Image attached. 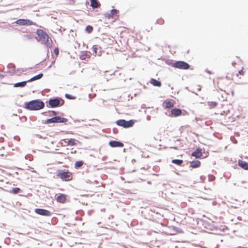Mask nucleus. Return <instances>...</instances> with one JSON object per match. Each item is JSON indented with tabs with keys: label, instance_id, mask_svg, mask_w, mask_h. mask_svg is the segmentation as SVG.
Returning a JSON list of instances; mask_svg holds the SVG:
<instances>
[{
	"label": "nucleus",
	"instance_id": "nucleus-1",
	"mask_svg": "<svg viewBox=\"0 0 248 248\" xmlns=\"http://www.w3.org/2000/svg\"><path fill=\"white\" fill-rule=\"evenodd\" d=\"M37 36L36 39L42 44H45L47 47H50L52 45L51 39L48 35L41 29H38L36 31Z\"/></svg>",
	"mask_w": 248,
	"mask_h": 248
},
{
	"label": "nucleus",
	"instance_id": "nucleus-2",
	"mask_svg": "<svg viewBox=\"0 0 248 248\" xmlns=\"http://www.w3.org/2000/svg\"><path fill=\"white\" fill-rule=\"evenodd\" d=\"M45 107L44 103L39 99H36L25 103L24 108L40 109Z\"/></svg>",
	"mask_w": 248,
	"mask_h": 248
},
{
	"label": "nucleus",
	"instance_id": "nucleus-3",
	"mask_svg": "<svg viewBox=\"0 0 248 248\" xmlns=\"http://www.w3.org/2000/svg\"><path fill=\"white\" fill-rule=\"evenodd\" d=\"M57 176L62 181H69L72 179V173L69 170H58Z\"/></svg>",
	"mask_w": 248,
	"mask_h": 248
},
{
	"label": "nucleus",
	"instance_id": "nucleus-4",
	"mask_svg": "<svg viewBox=\"0 0 248 248\" xmlns=\"http://www.w3.org/2000/svg\"><path fill=\"white\" fill-rule=\"evenodd\" d=\"M64 100L60 97H56L50 98L48 101V105L47 107L58 108L62 106L64 104Z\"/></svg>",
	"mask_w": 248,
	"mask_h": 248
},
{
	"label": "nucleus",
	"instance_id": "nucleus-5",
	"mask_svg": "<svg viewBox=\"0 0 248 248\" xmlns=\"http://www.w3.org/2000/svg\"><path fill=\"white\" fill-rule=\"evenodd\" d=\"M135 121L133 120L127 121L123 119H121L117 120L116 122V124L118 126H122L124 128H126L132 127L135 124Z\"/></svg>",
	"mask_w": 248,
	"mask_h": 248
},
{
	"label": "nucleus",
	"instance_id": "nucleus-6",
	"mask_svg": "<svg viewBox=\"0 0 248 248\" xmlns=\"http://www.w3.org/2000/svg\"><path fill=\"white\" fill-rule=\"evenodd\" d=\"M68 120L66 118L61 117L60 116H55L52 118L47 119L46 121V123H65Z\"/></svg>",
	"mask_w": 248,
	"mask_h": 248
},
{
	"label": "nucleus",
	"instance_id": "nucleus-7",
	"mask_svg": "<svg viewBox=\"0 0 248 248\" xmlns=\"http://www.w3.org/2000/svg\"><path fill=\"white\" fill-rule=\"evenodd\" d=\"M172 67L180 69H188L190 67L189 64L184 61H176L172 65Z\"/></svg>",
	"mask_w": 248,
	"mask_h": 248
},
{
	"label": "nucleus",
	"instance_id": "nucleus-8",
	"mask_svg": "<svg viewBox=\"0 0 248 248\" xmlns=\"http://www.w3.org/2000/svg\"><path fill=\"white\" fill-rule=\"evenodd\" d=\"M34 211L36 214L43 216L49 217L51 215V212L46 209L37 208Z\"/></svg>",
	"mask_w": 248,
	"mask_h": 248
},
{
	"label": "nucleus",
	"instance_id": "nucleus-9",
	"mask_svg": "<svg viewBox=\"0 0 248 248\" xmlns=\"http://www.w3.org/2000/svg\"><path fill=\"white\" fill-rule=\"evenodd\" d=\"M15 23L20 26L22 25H31L33 24V22L29 19H19L15 21Z\"/></svg>",
	"mask_w": 248,
	"mask_h": 248
},
{
	"label": "nucleus",
	"instance_id": "nucleus-10",
	"mask_svg": "<svg viewBox=\"0 0 248 248\" xmlns=\"http://www.w3.org/2000/svg\"><path fill=\"white\" fill-rule=\"evenodd\" d=\"M62 141L66 145L75 146L77 145V140L74 139H65L62 140Z\"/></svg>",
	"mask_w": 248,
	"mask_h": 248
},
{
	"label": "nucleus",
	"instance_id": "nucleus-11",
	"mask_svg": "<svg viewBox=\"0 0 248 248\" xmlns=\"http://www.w3.org/2000/svg\"><path fill=\"white\" fill-rule=\"evenodd\" d=\"M109 145L111 147H123L124 146V144L122 142L115 140L110 141Z\"/></svg>",
	"mask_w": 248,
	"mask_h": 248
},
{
	"label": "nucleus",
	"instance_id": "nucleus-12",
	"mask_svg": "<svg viewBox=\"0 0 248 248\" xmlns=\"http://www.w3.org/2000/svg\"><path fill=\"white\" fill-rule=\"evenodd\" d=\"M66 200V195L64 194H61L57 196L56 200L58 202L63 203L65 202Z\"/></svg>",
	"mask_w": 248,
	"mask_h": 248
},
{
	"label": "nucleus",
	"instance_id": "nucleus-13",
	"mask_svg": "<svg viewBox=\"0 0 248 248\" xmlns=\"http://www.w3.org/2000/svg\"><path fill=\"white\" fill-rule=\"evenodd\" d=\"M162 104L163 107H164V108H171L174 106L173 102L171 101H166Z\"/></svg>",
	"mask_w": 248,
	"mask_h": 248
},
{
	"label": "nucleus",
	"instance_id": "nucleus-14",
	"mask_svg": "<svg viewBox=\"0 0 248 248\" xmlns=\"http://www.w3.org/2000/svg\"><path fill=\"white\" fill-rule=\"evenodd\" d=\"M101 4L97 0H91V6L93 9L99 8Z\"/></svg>",
	"mask_w": 248,
	"mask_h": 248
},
{
	"label": "nucleus",
	"instance_id": "nucleus-15",
	"mask_svg": "<svg viewBox=\"0 0 248 248\" xmlns=\"http://www.w3.org/2000/svg\"><path fill=\"white\" fill-rule=\"evenodd\" d=\"M191 155L196 158H200L202 155V152L201 149H197L196 151L191 154Z\"/></svg>",
	"mask_w": 248,
	"mask_h": 248
},
{
	"label": "nucleus",
	"instance_id": "nucleus-16",
	"mask_svg": "<svg viewBox=\"0 0 248 248\" xmlns=\"http://www.w3.org/2000/svg\"><path fill=\"white\" fill-rule=\"evenodd\" d=\"M150 83L155 87H161V82L155 78H151L150 80Z\"/></svg>",
	"mask_w": 248,
	"mask_h": 248
},
{
	"label": "nucleus",
	"instance_id": "nucleus-17",
	"mask_svg": "<svg viewBox=\"0 0 248 248\" xmlns=\"http://www.w3.org/2000/svg\"><path fill=\"white\" fill-rule=\"evenodd\" d=\"M238 165L240 167L245 170H248V163L243 161L242 160H239L238 161Z\"/></svg>",
	"mask_w": 248,
	"mask_h": 248
},
{
	"label": "nucleus",
	"instance_id": "nucleus-18",
	"mask_svg": "<svg viewBox=\"0 0 248 248\" xmlns=\"http://www.w3.org/2000/svg\"><path fill=\"white\" fill-rule=\"evenodd\" d=\"M201 165V162L199 160L192 161L190 162V167L192 168L199 167Z\"/></svg>",
	"mask_w": 248,
	"mask_h": 248
},
{
	"label": "nucleus",
	"instance_id": "nucleus-19",
	"mask_svg": "<svg viewBox=\"0 0 248 248\" xmlns=\"http://www.w3.org/2000/svg\"><path fill=\"white\" fill-rule=\"evenodd\" d=\"M43 76V75L42 73H40L33 77H32L30 79H29V80H28V82H31V81H35V80H38V79H41Z\"/></svg>",
	"mask_w": 248,
	"mask_h": 248
},
{
	"label": "nucleus",
	"instance_id": "nucleus-20",
	"mask_svg": "<svg viewBox=\"0 0 248 248\" xmlns=\"http://www.w3.org/2000/svg\"><path fill=\"white\" fill-rule=\"evenodd\" d=\"M27 82H28V80L19 82L15 83L14 85V87H24L26 85Z\"/></svg>",
	"mask_w": 248,
	"mask_h": 248
},
{
	"label": "nucleus",
	"instance_id": "nucleus-21",
	"mask_svg": "<svg viewBox=\"0 0 248 248\" xmlns=\"http://www.w3.org/2000/svg\"><path fill=\"white\" fill-rule=\"evenodd\" d=\"M181 113V109H171V114L175 117L180 115Z\"/></svg>",
	"mask_w": 248,
	"mask_h": 248
},
{
	"label": "nucleus",
	"instance_id": "nucleus-22",
	"mask_svg": "<svg viewBox=\"0 0 248 248\" xmlns=\"http://www.w3.org/2000/svg\"><path fill=\"white\" fill-rule=\"evenodd\" d=\"M8 68L9 69V70L11 71V73H16V66L15 65V64L13 63H9L8 65Z\"/></svg>",
	"mask_w": 248,
	"mask_h": 248
},
{
	"label": "nucleus",
	"instance_id": "nucleus-23",
	"mask_svg": "<svg viewBox=\"0 0 248 248\" xmlns=\"http://www.w3.org/2000/svg\"><path fill=\"white\" fill-rule=\"evenodd\" d=\"M118 13V10L117 9H112L110 11V14L108 15V18L112 17L113 16L116 15Z\"/></svg>",
	"mask_w": 248,
	"mask_h": 248
},
{
	"label": "nucleus",
	"instance_id": "nucleus-24",
	"mask_svg": "<svg viewBox=\"0 0 248 248\" xmlns=\"http://www.w3.org/2000/svg\"><path fill=\"white\" fill-rule=\"evenodd\" d=\"M207 105L210 108H214L216 107L217 103L216 102H207Z\"/></svg>",
	"mask_w": 248,
	"mask_h": 248
},
{
	"label": "nucleus",
	"instance_id": "nucleus-25",
	"mask_svg": "<svg viewBox=\"0 0 248 248\" xmlns=\"http://www.w3.org/2000/svg\"><path fill=\"white\" fill-rule=\"evenodd\" d=\"M27 71L26 68H17L16 70V73L17 75H20V74L23 72H25Z\"/></svg>",
	"mask_w": 248,
	"mask_h": 248
},
{
	"label": "nucleus",
	"instance_id": "nucleus-26",
	"mask_svg": "<svg viewBox=\"0 0 248 248\" xmlns=\"http://www.w3.org/2000/svg\"><path fill=\"white\" fill-rule=\"evenodd\" d=\"M172 162L175 164L181 166L183 163V161L180 159H173Z\"/></svg>",
	"mask_w": 248,
	"mask_h": 248
},
{
	"label": "nucleus",
	"instance_id": "nucleus-27",
	"mask_svg": "<svg viewBox=\"0 0 248 248\" xmlns=\"http://www.w3.org/2000/svg\"><path fill=\"white\" fill-rule=\"evenodd\" d=\"M83 164L82 161H78L75 162V167L76 168H79L81 167Z\"/></svg>",
	"mask_w": 248,
	"mask_h": 248
},
{
	"label": "nucleus",
	"instance_id": "nucleus-28",
	"mask_svg": "<svg viewBox=\"0 0 248 248\" xmlns=\"http://www.w3.org/2000/svg\"><path fill=\"white\" fill-rule=\"evenodd\" d=\"M85 30L88 33H91L93 31V28L92 26L88 25L86 26Z\"/></svg>",
	"mask_w": 248,
	"mask_h": 248
},
{
	"label": "nucleus",
	"instance_id": "nucleus-29",
	"mask_svg": "<svg viewBox=\"0 0 248 248\" xmlns=\"http://www.w3.org/2000/svg\"><path fill=\"white\" fill-rule=\"evenodd\" d=\"M20 189L18 187H15L14 188L12 191H11V193L14 194H17L20 191Z\"/></svg>",
	"mask_w": 248,
	"mask_h": 248
},
{
	"label": "nucleus",
	"instance_id": "nucleus-30",
	"mask_svg": "<svg viewBox=\"0 0 248 248\" xmlns=\"http://www.w3.org/2000/svg\"><path fill=\"white\" fill-rule=\"evenodd\" d=\"M65 96L67 99H74L76 98L75 96H72V95L68 94V93H66L65 94Z\"/></svg>",
	"mask_w": 248,
	"mask_h": 248
},
{
	"label": "nucleus",
	"instance_id": "nucleus-31",
	"mask_svg": "<svg viewBox=\"0 0 248 248\" xmlns=\"http://www.w3.org/2000/svg\"><path fill=\"white\" fill-rule=\"evenodd\" d=\"M164 23V21L163 19H158L156 20V23L162 25Z\"/></svg>",
	"mask_w": 248,
	"mask_h": 248
},
{
	"label": "nucleus",
	"instance_id": "nucleus-32",
	"mask_svg": "<svg viewBox=\"0 0 248 248\" xmlns=\"http://www.w3.org/2000/svg\"><path fill=\"white\" fill-rule=\"evenodd\" d=\"M87 57V52H85L81 56L80 59L82 60H85Z\"/></svg>",
	"mask_w": 248,
	"mask_h": 248
},
{
	"label": "nucleus",
	"instance_id": "nucleus-33",
	"mask_svg": "<svg viewBox=\"0 0 248 248\" xmlns=\"http://www.w3.org/2000/svg\"><path fill=\"white\" fill-rule=\"evenodd\" d=\"M24 37L26 39L30 40L32 38L31 36L29 34H25L24 35Z\"/></svg>",
	"mask_w": 248,
	"mask_h": 248
},
{
	"label": "nucleus",
	"instance_id": "nucleus-34",
	"mask_svg": "<svg viewBox=\"0 0 248 248\" xmlns=\"http://www.w3.org/2000/svg\"><path fill=\"white\" fill-rule=\"evenodd\" d=\"M93 52H94L95 54H96V53H97V52L98 49H97V48L96 46H93Z\"/></svg>",
	"mask_w": 248,
	"mask_h": 248
},
{
	"label": "nucleus",
	"instance_id": "nucleus-35",
	"mask_svg": "<svg viewBox=\"0 0 248 248\" xmlns=\"http://www.w3.org/2000/svg\"><path fill=\"white\" fill-rule=\"evenodd\" d=\"M54 52L56 55H58L59 52V49L58 48H55L54 50Z\"/></svg>",
	"mask_w": 248,
	"mask_h": 248
},
{
	"label": "nucleus",
	"instance_id": "nucleus-36",
	"mask_svg": "<svg viewBox=\"0 0 248 248\" xmlns=\"http://www.w3.org/2000/svg\"><path fill=\"white\" fill-rule=\"evenodd\" d=\"M49 113H51L52 115H56V112L54 111H49Z\"/></svg>",
	"mask_w": 248,
	"mask_h": 248
},
{
	"label": "nucleus",
	"instance_id": "nucleus-37",
	"mask_svg": "<svg viewBox=\"0 0 248 248\" xmlns=\"http://www.w3.org/2000/svg\"><path fill=\"white\" fill-rule=\"evenodd\" d=\"M239 73L241 75H243L244 74V71H243L242 69L240 70L239 71Z\"/></svg>",
	"mask_w": 248,
	"mask_h": 248
},
{
	"label": "nucleus",
	"instance_id": "nucleus-38",
	"mask_svg": "<svg viewBox=\"0 0 248 248\" xmlns=\"http://www.w3.org/2000/svg\"><path fill=\"white\" fill-rule=\"evenodd\" d=\"M206 72L207 73L209 74H212L211 71H210V70H207V69H206Z\"/></svg>",
	"mask_w": 248,
	"mask_h": 248
},
{
	"label": "nucleus",
	"instance_id": "nucleus-39",
	"mask_svg": "<svg viewBox=\"0 0 248 248\" xmlns=\"http://www.w3.org/2000/svg\"><path fill=\"white\" fill-rule=\"evenodd\" d=\"M54 63V62H52L51 64L50 65H49L47 69H49L51 67L52 64H53Z\"/></svg>",
	"mask_w": 248,
	"mask_h": 248
},
{
	"label": "nucleus",
	"instance_id": "nucleus-40",
	"mask_svg": "<svg viewBox=\"0 0 248 248\" xmlns=\"http://www.w3.org/2000/svg\"><path fill=\"white\" fill-rule=\"evenodd\" d=\"M232 64L233 66H234L236 64V63L235 62H232Z\"/></svg>",
	"mask_w": 248,
	"mask_h": 248
},
{
	"label": "nucleus",
	"instance_id": "nucleus-41",
	"mask_svg": "<svg viewBox=\"0 0 248 248\" xmlns=\"http://www.w3.org/2000/svg\"><path fill=\"white\" fill-rule=\"evenodd\" d=\"M146 108L149 109V108H150V107H148Z\"/></svg>",
	"mask_w": 248,
	"mask_h": 248
}]
</instances>
